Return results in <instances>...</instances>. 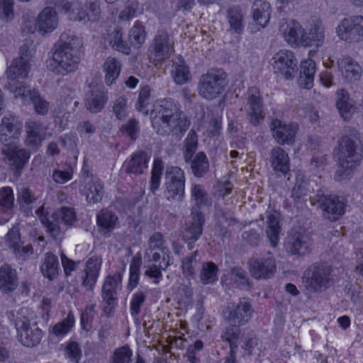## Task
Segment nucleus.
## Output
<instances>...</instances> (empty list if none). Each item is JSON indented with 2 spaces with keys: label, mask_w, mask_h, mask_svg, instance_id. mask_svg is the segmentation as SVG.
I'll list each match as a JSON object with an SVG mask.
<instances>
[{
  "label": "nucleus",
  "mask_w": 363,
  "mask_h": 363,
  "mask_svg": "<svg viewBox=\"0 0 363 363\" xmlns=\"http://www.w3.org/2000/svg\"><path fill=\"white\" fill-rule=\"evenodd\" d=\"M173 51L174 43L167 31L158 30L147 50L150 62L155 65L161 64L170 57Z\"/></svg>",
  "instance_id": "obj_11"
},
{
  "label": "nucleus",
  "mask_w": 363,
  "mask_h": 363,
  "mask_svg": "<svg viewBox=\"0 0 363 363\" xmlns=\"http://www.w3.org/2000/svg\"><path fill=\"white\" fill-rule=\"evenodd\" d=\"M141 263V257H134L131 260L130 265L129 282L127 286L128 289L130 291L135 289L138 284Z\"/></svg>",
  "instance_id": "obj_56"
},
{
  "label": "nucleus",
  "mask_w": 363,
  "mask_h": 363,
  "mask_svg": "<svg viewBox=\"0 0 363 363\" xmlns=\"http://www.w3.org/2000/svg\"><path fill=\"white\" fill-rule=\"evenodd\" d=\"M338 147L340 167L337 173L340 177L348 175L362 158L363 147L359 133L350 128L345 129L338 141Z\"/></svg>",
  "instance_id": "obj_3"
},
{
  "label": "nucleus",
  "mask_w": 363,
  "mask_h": 363,
  "mask_svg": "<svg viewBox=\"0 0 363 363\" xmlns=\"http://www.w3.org/2000/svg\"><path fill=\"white\" fill-rule=\"evenodd\" d=\"M153 129L159 135H173L178 140L186 132L191 121L179 106L171 99L155 102L150 112Z\"/></svg>",
  "instance_id": "obj_1"
},
{
  "label": "nucleus",
  "mask_w": 363,
  "mask_h": 363,
  "mask_svg": "<svg viewBox=\"0 0 363 363\" xmlns=\"http://www.w3.org/2000/svg\"><path fill=\"white\" fill-rule=\"evenodd\" d=\"M231 279H233L238 286L244 287L248 286L249 279L247 273L241 267H235L230 270Z\"/></svg>",
  "instance_id": "obj_64"
},
{
  "label": "nucleus",
  "mask_w": 363,
  "mask_h": 363,
  "mask_svg": "<svg viewBox=\"0 0 363 363\" xmlns=\"http://www.w3.org/2000/svg\"><path fill=\"white\" fill-rule=\"evenodd\" d=\"M250 272L256 279H267L272 277L277 270L272 253L267 252L263 255L256 254L248 261Z\"/></svg>",
  "instance_id": "obj_12"
},
{
  "label": "nucleus",
  "mask_w": 363,
  "mask_h": 363,
  "mask_svg": "<svg viewBox=\"0 0 363 363\" xmlns=\"http://www.w3.org/2000/svg\"><path fill=\"white\" fill-rule=\"evenodd\" d=\"M23 123L18 117L12 114L5 115L0 124V143L1 145L13 143L22 133Z\"/></svg>",
  "instance_id": "obj_21"
},
{
  "label": "nucleus",
  "mask_w": 363,
  "mask_h": 363,
  "mask_svg": "<svg viewBox=\"0 0 363 363\" xmlns=\"http://www.w3.org/2000/svg\"><path fill=\"white\" fill-rule=\"evenodd\" d=\"M108 100V92L104 87L94 86L88 91L85 98V106L91 113L100 112Z\"/></svg>",
  "instance_id": "obj_22"
},
{
  "label": "nucleus",
  "mask_w": 363,
  "mask_h": 363,
  "mask_svg": "<svg viewBox=\"0 0 363 363\" xmlns=\"http://www.w3.org/2000/svg\"><path fill=\"white\" fill-rule=\"evenodd\" d=\"M172 72L174 82L178 84H184L190 79L189 67L182 61L181 63H174Z\"/></svg>",
  "instance_id": "obj_55"
},
{
  "label": "nucleus",
  "mask_w": 363,
  "mask_h": 363,
  "mask_svg": "<svg viewBox=\"0 0 363 363\" xmlns=\"http://www.w3.org/2000/svg\"><path fill=\"white\" fill-rule=\"evenodd\" d=\"M312 206L317 205L323 211L325 218L331 221L337 220L345 213L346 204L343 199L336 195L325 194L323 190L310 197Z\"/></svg>",
  "instance_id": "obj_8"
},
{
  "label": "nucleus",
  "mask_w": 363,
  "mask_h": 363,
  "mask_svg": "<svg viewBox=\"0 0 363 363\" xmlns=\"http://www.w3.org/2000/svg\"><path fill=\"white\" fill-rule=\"evenodd\" d=\"M331 272V267L327 264L313 263L304 271L303 284L308 291L321 293L328 289L333 282Z\"/></svg>",
  "instance_id": "obj_7"
},
{
  "label": "nucleus",
  "mask_w": 363,
  "mask_h": 363,
  "mask_svg": "<svg viewBox=\"0 0 363 363\" xmlns=\"http://www.w3.org/2000/svg\"><path fill=\"white\" fill-rule=\"evenodd\" d=\"M145 39L146 32L145 26L140 21H136L129 31L128 40L130 44L139 48L144 43Z\"/></svg>",
  "instance_id": "obj_51"
},
{
  "label": "nucleus",
  "mask_w": 363,
  "mask_h": 363,
  "mask_svg": "<svg viewBox=\"0 0 363 363\" xmlns=\"http://www.w3.org/2000/svg\"><path fill=\"white\" fill-rule=\"evenodd\" d=\"M253 312L248 298H242L237 304L228 305L223 313L225 322L241 326L249 322Z\"/></svg>",
  "instance_id": "obj_14"
},
{
  "label": "nucleus",
  "mask_w": 363,
  "mask_h": 363,
  "mask_svg": "<svg viewBox=\"0 0 363 363\" xmlns=\"http://www.w3.org/2000/svg\"><path fill=\"white\" fill-rule=\"evenodd\" d=\"M107 40L113 50L125 55L130 53V46L124 40L121 28L118 26L114 28L113 30L108 35Z\"/></svg>",
  "instance_id": "obj_43"
},
{
  "label": "nucleus",
  "mask_w": 363,
  "mask_h": 363,
  "mask_svg": "<svg viewBox=\"0 0 363 363\" xmlns=\"http://www.w3.org/2000/svg\"><path fill=\"white\" fill-rule=\"evenodd\" d=\"M228 84V74L222 69L213 68L200 76L198 94L203 99L213 100L225 91Z\"/></svg>",
  "instance_id": "obj_5"
},
{
  "label": "nucleus",
  "mask_w": 363,
  "mask_h": 363,
  "mask_svg": "<svg viewBox=\"0 0 363 363\" xmlns=\"http://www.w3.org/2000/svg\"><path fill=\"white\" fill-rule=\"evenodd\" d=\"M6 242H7L9 247L15 251L21 244H23V241L21 239L20 229L18 225L13 226L7 233L6 235Z\"/></svg>",
  "instance_id": "obj_61"
},
{
  "label": "nucleus",
  "mask_w": 363,
  "mask_h": 363,
  "mask_svg": "<svg viewBox=\"0 0 363 363\" xmlns=\"http://www.w3.org/2000/svg\"><path fill=\"white\" fill-rule=\"evenodd\" d=\"M270 4L262 0H256L252 6L254 21L259 25L264 27L270 19Z\"/></svg>",
  "instance_id": "obj_41"
},
{
  "label": "nucleus",
  "mask_w": 363,
  "mask_h": 363,
  "mask_svg": "<svg viewBox=\"0 0 363 363\" xmlns=\"http://www.w3.org/2000/svg\"><path fill=\"white\" fill-rule=\"evenodd\" d=\"M266 218L265 234L270 245L275 247L279 242L281 234V215L276 211H267Z\"/></svg>",
  "instance_id": "obj_23"
},
{
  "label": "nucleus",
  "mask_w": 363,
  "mask_h": 363,
  "mask_svg": "<svg viewBox=\"0 0 363 363\" xmlns=\"http://www.w3.org/2000/svg\"><path fill=\"white\" fill-rule=\"evenodd\" d=\"M57 24V13L54 9L46 7L38 15L36 26L40 32H51L56 28Z\"/></svg>",
  "instance_id": "obj_37"
},
{
  "label": "nucleus",
  "mask_w": 363,
  "mask_h": 363,
  "mask_svg": "<svg viewBox=\"0 0 363 363\" xmlns=\"http://www.w3.org/2000/svg\"><path fill=\"white\" fill-rule=\"evenodd\" d=\"M269 162L273 170L279 175L286 176L290 170L288 153L281 147H274L269 152Z\"/></svg>",
  "instance_id": "obj_24"
},
{
  "label": "nucleus",
  "mask_w": 363,
  "mask_h": 363,
  "mask_svg": "<svg viewBox=\"0 0 363 363\" xmlns=\"http://www.w3.org/2000/svg\"><path fill=\"white\" fill-rule=\"evenodd\" d=\"M336 106L345 121L351 119L356 109L354 101L350 99L348 93L344 90H340L337 93Z\"/></svg>",
  "instance_id": "obj_39"
},
{
  "label": "nucleus",
  "mask_w": 363,
  "mask_h": 363,
  "mask_svg": "<svg viewBox=\"0 0 363 363\" xmlns=\"http://www.w3.org/2000/svg\"><path fill=\"white\" fill-rule=\"evenodd\" d=\"M40 269L44 277L50 281L56 279L61 272L58 257L52 252H46L42 259Z\"/></svg>",
  "instance_id": "obj_33"
},
{
  "label": "nucleus",
  "mask_w": 363,
  "mask_h": 363,
  "mask_svg": "<svg viewBox=\"0 0 363 363\" xmlns=\"http://www.w3.org/2000/svg\"><path fill=\"white\" fill-rule=\"evenodd\" d=\"M325 40V28L323 23L316 20L311 25L308 31L304 30V38H302L303 46H315L317 48L323 45Z\"/></svg>",
  "instance_id": "obj_26"
},
{
  "label": "nucleus",
  "mask_w": 363,
  "mask_h": 363,
  "mask_svg": "<svg viewBox=\"0 0 363 363\" xmlns=\"http://www.w3.org/2000/svg\"><path fill=\"white\" fill-rule=\"evenodd\" d=\"M315 72V66L313 60H308L301 62L300 65V81L305 89H310L313 87Z\"/></svg>",
  "instance_id": "obj_46"
},
{
  "label": "nucleus",
  "mask_w": 363,
  "mask_h": 363,
  "mask_svg": "<svg viewBox=\"0 0 363 363\" xmlns=\"http://www.w3.org/2000/svg\"><path fill=\"white\" fill-rule=\"evenodd\" d=\"M101 268V262L96 258H89L86 264L84 275L82 277V286L92 291L96 283Z\"/></svg>",
  "instance_id": "obj_36"
},
{
  "label": "nucleus",
  "mask_w": 363,
  "mask_h": 363,
  "mask_svg": "<svg viewBox=\"0 0 363 363\" xmlns=\"http://www.w3.org/2000/svg\"><path fill=\"white\" fill-rule=\"evenodd\" d=\"M121 130L123 134L132 140H135L140 135L139 122L135 118H130L128 122L123 124Z\"/></svg>",
  "instance_id": "obj_58"
},
{
  "label": "nucleus",
  "mask_w": 363,
  "mask_h": 363,
  "mask_svg": "<svg viewBox=\"0 0 363 363\" xmlns=\"http://www.w3.org/2000/svg\"><path fill=\"white\" fill-rule=\"evenodd\" d=\"M35 213L40 218L41 223L45 225L47 229V232L54 239H57L60 236V227L56 223H52V216H49L48 213L45 211L43 205L40 206L36 211Z\"/></svg>",
  "instance_id": "obj_48"
},
{
  "label": "nucleus",
  "mask_w": 363,
  "mask_h": 363,
  "mask_svg": "<svg viewBox=\"0 0 363 363\" xmlns=\"http://www.w3.org/2000/svg\"><path fill=\"white\" fill-rule=\"evenodd\" d=\"M14 205L13 189L9 186L0 189V208L7 211L11 210Z\"/></svg>",
  "instance_id": "obj_57"
},
{
  "label": "nucleus",
  "mask_w": 363,
  "mask_h": 363,
  "mask_svg": "<svg viewBox=\"0 0 363 363\" xmlns=\"http://www.w3.org/2000/svg\"><path fill=\"white\" fill-rule=\"evenodd\" d=\"M284 247L288 254L297 257H304L311 253L313 241L304 232L291 230L287 235Z\"/></svg>",
  "instance_id": "obj_16"
},
{
  "label": "nucleus",
  "mask_w": 363,
  "mask_h": 363,
  "mask_svg": "<svg viewBox=\"0 0 363 363\" xmlns=\"http://www.w3.org/2000/svg\"><path fill=\"white\" fill-rule=\"evenodd\" d=\"M218 268L212 262H203L200 268L199 278L203 284H213L218 280Z\"/></svg>",
  "instance_id": "obj_49"
},
{
  "label": "nucleus",
  "mask_w": 363,
  "mask_h": 363,
  "mask_svg": "<svg viewBox=\"0 0 363 363\" xmlns=\"http://www.w3.org/2000/svg\"><path fill=\"white\" fill-rule=\"evenodd\" d=\"M140 11V5L136 0L127 1L125 9L120 13L119 18L123 21H128L136 16Z\"/></svg>",
  "instance_id": "obj_62"
},
{
  "label": "nucleus",
  "mask_w": 363,
  "mask_h": 363,
  "mask_svg": "<svg viewBox=\"0 0 363 363\" xmlns=\"http://www.w3.org/2000/svg\"><path fill=\"white\" fill-rule=\"evenodd\" d=\"M26 49V46L21 48V55L13 60L6 70L8 82L4 85V88L13 93L14 96L23 94L26 89L23 80L28 77L30 64L28 55L23 53Z\"/></svg>",
  "instance_id": "obj_6"
},
{
  "label": "nucleus",
  "mask_w": 363,
  "mask_h": 363,
  "mask_svg": "<svg viewBox=\"0 0 363 363\" xmlns=\"http://www.w3.org/2000/svg\"><path fill=\"white\" fill-rule=\"evenodd\" d=\"M42 337L43 331L37 326L36 322L17 331L18 340L26 347H32L38 345L40 342Z\"/></svg>",
  "instance_id": "obj_31"
},
{
  "label": "nucleus",
  "mask_w": 363,
  "mask_h": 363,
  "mask_svg": "<svg viewBox=\"0 0 363 363\" xmlns=\"http://www.w3.org/2000/svg\"><path fill=\"white\" fill-rule=\"evenodd\" d=\"M205 222L203 213L195 208L191 209V218L184 225L181 234L182 240L187 243L189 250L194 248V242L202 235Z\"/></svg>",
  "instance_id": "obj_15"
},
{
  "label": "nucleus",
  "mask_w": 363,
  "mask_h": 363,
  "mask_svg": "<svg viewBox=\"0 0 363 363\" xmlns=\"http://www.w3.org/2000/svg\"><path fill=\"white\" fill-rule=\"evenodd\" d=\"M198 250L191 252L182 261V268L184 275L189 279H194L196 272L200 269L202 262L198 259Z\"/></svg>",
  "instance_id": "obj_44"
},
{
  "label": "nucleus",
  "mask_w": 363,
  "mask_h": 363,
  "mask_svg": "<svg viewBox=\"0 0 363 363\" xmlns=\"http://www.w3.org/2000/svg\"><path fill=\"white\" fill-rule=\"evenodd\" d=\"M339 38L349 43L363 41V16L345 18L336 28Z\"/></svg>",
  "instance_id": "obj_13"
},
{
  "label": "nucleus",
  "mask_w": 363,
  "mask_h": 363,
  "mask_svg": "<svg viewBox=\"0 0 363 363\" xmlns=\"http://www.w3.org/2000/svg\"><path fill=\"white\" fill-rule=\"evenodd\" d=\"M149 157L147 153L139 150L133 153L129 160H126L123 164L125 173L135 175L142 174L147 167Z\"/></svg>",
  "instance_id": "obj_32"
},
{
  "label": "nucleus",
  "mask_w": 363,
  "mask_h": 363,
  "mask_svg": "<svg viewBox=\"0 0 363 363\" xmlns=\"http://www.w3.org/2000/svg\"><path fill=\"white\" fill-rule=\"evenodd\" d=\"M146 296L143 291H138L133 294L130 303V310L133 317H136L140 313V308L145 303Z\"/></svg>",
  "instance_id": "obj_63"
},
{
  "label": "nucleus",
  "mask_w": 363,
  "mask_h": 363,
  "mask_svg": "<svg viewBox=\"0 0 363 363\" xmlns=\"http://www.w3.org/2000/svg\"><path fill=\"white\" fill-rule=\"evenodd\" d=\"M84 179H89L86 182L84 194L86 195V201L89 203H96L101 201L104 196V186L101 179L96 177L90 175L88 170L84 171L83 173Z\"/></svg>",
  "instance_id": "obj_25"
},
{
  "label": "nucleus",
  "mask_w": 363,
  "mask_h": 363,
  "mask_svg": "<svg viewBox=\"0 0 363 363\" xmlns=\"http://www.w3.org/2000/svg\"><path fill=\"white\" fill-rule=\"evenodd\" d=\"M74 323V315L69 313L62 321L55 324L52 328V333L57 337L64 336L73 327Z\"/></svg>",
  "instance_id": "obj_59"
},
{
  "label": "nucleus",
  "mask_w": 363,
  "mask_h": 363,
  "mask_svg": "<svg viewBox=\"0 0 363 363\" xmlns=\"http://www.w3.org/2000/svg\"><path fill=\"white\" fill-rule=\"evenodd\" d=\"M112 111L118 120H124L128 111L127 99L123 96L117 98L113 102Z\"/></svg>",
  "instance_id": "obj_60"
},
{
  "label": "nucleus",
  "mask_w": 363,
  "mask_h": 363,
  "mask_svg": "<svg viewBox=\"0 0 363 363\" xmlns=\"http://www.w3.org/2000/svg\"><path fill=\"white\" fill-rule=\"evenodd\" d=\"M36 199L35 194L30 189L22 187L18 190L17 201L26 216L32 215L33 204Z\"/></svg>",
  "instance_id": "obj_45"
},
{
  "label": "nucleus",
  "mask_w": 363,
  "mask_h": 363,
  "mask_svg": "<svg viewBox=\"0 0 363 363\" xmlns=\"http://www.w3.org/2000/svg\"><path fill=\"white\" fill-rule=\"evenodd\" d=\"M337 64L342 75L348 82H352L360 79L362 69L351 57L347 56L339 60Z\"/></svg>",
  "instance_id": "obj_34"
},
{
  "label": "nucleus",
  "mask_w": 363,
  "mask_h": 363,
  "mask_svg": "<svg viewBox=\"0 0 363 363\" xmlns=\"http://www.w3.org/2000/svg\"><path fill=\"white\" fill-rule=\"evenodd\" d=\"M304 30L298 22L291 20L286 23V28L283 30L284 39L291 45H302Z\"/></svg>",
  "instance_id": "obj_38"
},
{
  "label": "nucleus",
  "mask_w": 363,
  "mask_h": 363,
  "mask_svg": "<svg viewBox=\"0 0 363 363\" xmlns=\"http://www.w3.org/2000/svg\"><path fill=\"white\" fill-rule=\"evenodd\" d=\"M164 240L163 235L160 232L154 233L148 240V251L150 253L156 250H160L163 254L167 259L169 257V251L167 247L164 245Z\"/></svg>",
  "instance_id": "obj_54"
},
{
  "label": "nucleus",
  "mask_w": 363,
  "mask_h": 363,
  "mask_svg": "<svg viewBox=\"0 0 363 363\" xmlns=\"http://www.w3.org/2000/svg\"><path fill=\"white\" fill-rule=\"evenodd\" d=\"M227 18L230 31L241 34L245 28L244 16L238 6L230 7L227 11Z\"/></svg>",
  "instance_id": "obj_42"
},
{
  "label": "nucleus",
  "mask_w": 363,
  "mask_h": 363,
  "mask_svg": "<svg viewBox=\"0 0 363 363\" xmlns=\"http://www.w3.org/2000/svg\"><path fill=\"white\" fill-rule=\"evenodd\" d=\"M122 275L118 273L114 276H108L104 281L101 290L102 302L105 304L103 307L104 313L107 315H111L115 306L117 303V291L121 281Z\"/></svg>",
  "instance_id": "obj_17"
},
{
  "label": "nucleus",
  "mask_w": 363,
  "mask_h": 363,
  "mask_svg": "<svg viewBox=\"0 0 363 363\" xmlns=\"http://www.w3.org/2000/svg\"><path fill=\"white\" fill-rule=\"evenodd\" d=\"M26 138L24 143L26 146L38 148L45 139V130L41 123L33 121L26 123Z\"/></svg>",
  "instance_id": "obj_29"
},
{
  "label": "nucleus",
  "mask_w": 363,
  "mask_h": 363,
  "mask_svg": "<svg viewBox=\"0 0 363 363\" xmlns=\"http://www.w3.org/2000/svg\"><path fill=\"white\" fill-rule=\"evenodd\" d=\"M118 220L116 213L106 208L101 209L96 215L99 230L105 236H108L116 228Z\"/></svg>",
  "instance_id": "obj_35"
},
{
  "label": "nucleus",
  "mask_w": 363,
  "mask_h": 363,
  "mask_svg": "<svg viewBox=\"0 0 363 363\" xmlns=\"http://www.w3.org/2000/svg\"><path fill=\"white\" fill-rule=\"evenodd\" d=\"M164 169V162L160 157L154 159L152 168L151 170L150 186V189L152 193H155L160 186V181Z\"/></svg>",
  "instance_id": "obj_50"
},
{
  "label": "nucleus",
  "mask_w": 363,
  "mask_h": 363,
  "mask_svg": "<svg viewBox=\"0 0 363 363\" xmlns=\"http://www.w3.org/2000/svg\"><path fill=\"white\" fill-rule=\"evenodd\" d=\"M106 72L105 82L107 85H111L118 77L121 72L119 62L113 57H108L104 64Z\"/></svg>",
  "instance_id": "obj_52"
},
{
  "label": "nucleus",
  "mask_w": 363,
  "mask_h": 363,
  "mask_svg": "<svg viewBox=\"0 0 363 363\" xmlns=\"http://www.w3.org/2000/svg\"><path fill=\"white\" fill-rule=\"evenodd\" d=\"M18 285L16 269L5 264L0 267V291L5 294L12 293Z\"/></svg>",
  "instance_id": "obj_27"
},
{
  "label": "nucleus",
  "mask_w": 363,
  "mask_h": 363,
  "mask_svg": "<svg viewBox=\"0 0 363 363\" xmlns=\"http://www.w3.org/2000/svg\"><path fill=\"white\" fill-rule=\"evenodd\" d=\"M184 172L177 166H167L164 172V194L169 201H182L185 193Z\"/></svg>",
  "instance_id": "obj_9"
},
{
  "label": "nucleus",
  "mask_w": 363,
  "mask_h": 363,
  "mask_svg": "<svg viewBox=\"0 0 363 363\" xmlns=\"http://www.w3.org/2000/svg\"><path fill=\"white\" fill-rule=\"evenodd\" d=\"M274 72L281 74L286 79L294 77L298 71V61L290 50H280L272 59Z\"/></svg>",
  "instance_id": "obj_18"
},
{
  "label": "nucleus",
  "mask_w": 363,
  "mask_h": 363,
  "mask_svg": "<svg viewBox=\"0 0 363 363\" xmlns=\"http://www.w3.org/2000/svg\"><path fill=\"white\" fill-rule=\"evenodd\" d=\"M82 40L74 35L62 33L52 48V56L47 60L48 69L59 75L74 72L82 54Z\"/></svg>",
  "instance_id": "obj_2"
},
{
  "label": "nucleus",
  "mask_w": 363,
  "mask_h": 363,
  "mask_svg": "<svg viewBox=\"0 0 363 363\" xmlns=\"http://www.w3.org/2000/svg\"><path fill=\"white\" fill-rule=\"evenodd\" d=\"M191 199L194 206L191 209L195 208L197 211L208 205L209 199L208 193L201 184H194L191 187Z\"/></svg>",
  "instance_id": "obj_47"
},
{
  "label": "nucleus",
  "mask_w": 363,
  "mask_h": 363,
  "mask_svg": "<svg viewBox=\"0 0 363 363\" xmlns=\"http://www.w3.org/2000/svg\"><path fill=\"white\" fill-rule=\"evenodd\" d=\"M52 220L59 225L60 235L65 230L64 225L71 226L76 221V214L72 208L64 206L52 214Z\"/></svg>",
  "instance_id": "obj_40"
},
{
  "label": "nucleus",
  "mask_w": 363,
  "mask_h": 363,
  "mask_svg": "<svg viewBox=\"0 0 363 363\" xmlns=\"http://www.w3.org/2000/svg\"><path fill=\"white\" fill-rule=\"evenodd\" d=\"M1 153L10 170L16 177H19L27 166L31 152L27 148L21 147L17 143L1 145Z\"/></svg>",
  "instance_id": "obj_10"
},
{
  "label": "nucleus",
  "mask_w": 363,
  "mask_h": 363,
  "mask_svg": "<svg viewBox=\"0 0 363 363\" xmlns=\"http://www.w3.org/2000/svg\"><path fill=\"white\" fill-rule=\"evenodd\" d=\"M16 98L20 96L24 101V103L30 102L38 115L45 116L50 109V104L43 96H42L38 90H27L25 89L23 94H16Z\"/></svg>",
  "instance_id": "obj_30"
},
{
  "label": "nucleus",
  "mask_w": 363,
  "mask_h": 363,
  "mask_svg": "<svg viewBox=\"0 0 363 363\" xmlns=\"http://www.w3.org/2000/svg\"><path fill=\"white\" fill-rule=\"evenodd\" d=\"M6 316L15 326L16 331L31 325L35 318L33 312L26 307L7 311Z\"/></svg>",
  "instance_id": "obj_28"
},
{
  "label": "nucleus",
  "mask_w": 363,
  "mask_h": 363,
  "mask_svg": "<svg viewBox=\"0 0 363 363\" xmlns=\"http://www.w3.org/2000/svg\"><path fill=\"white\" fill-rule=\"evenodd\" d=\"M273 138L280 145H293L298 130L297 123H284L281 121L272 119L269 124Z\"/></svg>",
  "instance_id": "obj_20"
},
{
  "label": "nucleus",
  "mask_w": 363,
  "mask_h": 363,
  "mask_svg": "<svg viewBox=\"0 0 363 363\" xmlns=\"http://www.w3.org/2000/svg\"><path fill=\"white\" fill-rule=\"evenodd\" d=\"M246 111L250 123L253 126H257L264 118L263 99L259 89L250 87L246 94Z\"/></svg>",
  "instance_id": "obj_19"
},
{
  "label": "nucleus",
  "mask_w": 363,
  "mask_h": 363,
  "mask_svg": "<svg viewBox=\"0 0 363 363\" xmlns=\"http://www.w3.org/2000/svg\"><path fill=\"white\" fill-rule=\"evenodd\" d=\"M198 148V136L191 129L184 141L182 150L184 162L189 164L193 175L196 178H203L209 172V161L203 152L196 151Z\"/></svg>",
  "instance_id": "obj_4"
},
{
  "label": "nucleus",
  "mask_w": 363,
  "mask_h": 363,
  "mask_svg": "<svg viewBox=\"0 0 363 363\" xmlns=\"http://www.w3.org/2000/svg\"><path fill=\"white\" fill-rule=\"evenodd\" d=\"M133 352L127 345L116 348L111 355L108 363H131Z\"/></svg>",
  "instance_id": "obj_53"
}]
</instances>
